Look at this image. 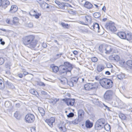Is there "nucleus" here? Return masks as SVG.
<instances>
[{"mask_svg":"<svg viewBox=\"0 0 132 132\" xmlns=\"http://www.w3.org/2000/svg\"><path fill=\"white\" fill-rule=\"evenodd\" d=\"M105 122V120L104 118L98 119L95 125V129L97 130L101 129L103 128Z\"/></svg>","mask_w":132,"mask_h":132,"instance_id":"obj_3","label":"nucleus"},{"mask_svg":"<svg viewBox=\"0 0 132 132\" xmlns=\"http://www.w3.org/2000/svg\"><path fill=\"white\" fill-rule=\"evenodd\" d=\"M51 67L52 68L53 71L54 72H57L59 70L57 66L52 65L51 66Z\"/></svg>","mask_w":132,"mask_h":132,"instance_id":"obj_28","label":"nucleus"},{"mask_svg":"<svg viewBox=\"0 0 132 132\" xmlns=\"http://www.w3.org/2000/svg\"><path fill=\"white\" fill-rule=\"evenodd\" d=\"M101 16L99 12H96L93 14V16L95 18H99Z\"/></svg>","mask_w":132,"mask_h":132,"instance_id":"obj_36","label":"nucleus"},{"mask_svg":"<svg viewBox=\"0 0 132 132\" xmlns=\"http://www.w3.org/2000/svg\"><path fill=\"white\" fill-rule=\"evenodd\" d=\"M104 69V65L102 64H98L96 67L97 70L98 72L102 71Z\"/></svg>","mask_w":132,"mask_h":132,"instance_id":"obj_16","label":"nucleus"},{"mask_svg":"<svg viewBox=\"0 0 132 132\" xmlns=\"http://www.w3.org/2000/svg\"><path fill=\"white\" fill-rule=\"evenodd\" d=\"M61 25L64 28H68V24H65L64 23H62Z\"/></svg>","mask_w":132,"mask_h":132,"instance_id":"obj_53","label":"nucleus"},{"mask_svg":"<svg viewBox=\"0 0 132 132\" xmlns=\"http://www.w3.org/2000/svg\"><path fill=\"white\" fill-rule=\"evenodd\" d=\"M126 64L127 65L130 67H132V60H128L126 62Z\"/></svg>","mask_w":132,"mask_h":132,"instance_id":"obj_40","label":"nucleus"},{"mask_svg":"<svg viewBox=\"0 0 132 132\" xmlns=\"http://www.w3.org/2000/svg\"><path fill=\"white\" fill-rule=\"evenodd\" d=\"M5 85L10 88L13 89L14 88V86L11 83L7 81H6Z\"/></svg>","mask_w":132,"mask_h":132,"instance_id":"obj_25","label":"nucleus"},{"mask_svg":"<svg viewBox=\"0 0 132 132\" xmlns=\"http://www.w3.org/2000/svg\"><path fill=\"white\" fill-rule=\"evenodd\" d=\"M39 4H40L41 7L43 9H45L46 5H47V3L43 1H42L41 0H38V2Z\"/></svg>","mask_w":132,"mask_h":132,"instance_id":"obj_18","label":"nucleus"},{"mask_svg":"<svg viewBox=\"0 0 132 132\" xmlns=\"http://www.w3.org/2000/svg\"><path fill=\"white\" fill-rule=\"evenodd\" d=\"M62 67H64L67 69V70H68L69 72H70L71 69H72L71 65L68 62H65Z\"/></svg>","mask_w":132,"mask_h":132,"instance_id":"obj_10","label":"nucleus"},{"mask_svg":"<svg viewBox=\"0 0 132 132\" xmlns=\"http://www.w3.org/2000/svg\"><path fill=\"white\" fill-rule=\"evenodd\" d=\"M73 53L75 55H76L78 54V52L77 51H73Z\"/></svg>","mask_w":132,"mask_h":132,"instance_id":"obj_63","label":"nucleus"},{"mask_svg":"<svg viewBox=\"0 0 132 132\" xmlns=\"http://www.w3.org/2000/svg\"><path fill=\"white\" fill-rule=\"evenodd\" d=\"M30 92L32 94L37 97L38 95V93L37 92L33 89H31L29 90Z\"/></svg>","mask_w":132,"mask_h":132,"instance_id":"obj_27","label":"nucleus"},{"mask_svg":"<svg viewBox=\"0 0 132 132\" xmlns=\"http://www.w3.org/2000/svg\"><path fill=\"white\" fill-rule=\"evenodd\" d=\"M117 35L121 38L125 39L126 33L125 32H120L117 33Z\"/></svg>","mask_w":132,"mask_h":132,"instance_id":"obj_21","label":"nucleus"},{"mask_svg":"<svg viewBox=\"0 0 132 132\" xmlns=\"http://www.w3.org/2000/svg\"><path fill=\"white\" fill-rule=\"evenodd\" d=\"M84 114V111L82 109H80L78 111V116L79 118L82 119L83 117Z\"/></svg>","mask_w":132,"mask_h":132,"instance_id":"obj_19","label":"nucleus"},{"mask_svg":"<svg viewBox=\"0 0 132 132\" xmlns=\"http://www.w3.org/2000/svg\"><path fill=\"white\" fill-rule=\"evenodd\" d=\"M67 84L71 86L72 87L73 86L74 83L71 80L69 81H68Z\"/></svg>","mask_w":132,"mask_h":132,"instance_id":"obj_46","label":"nucleus"},{"mask_svg":"<svg viewBox=\"0 0 132 132\" xmlns=\"http://www.w3.org/2000/svg\"><path fill=\"white\" fill-rule=\"evenodd\" d=\"M31 132H36V130L35 128L32 127L31 128Z\"/></svg>","mask_w":132,"mask_h":132,"instance_id":"obj_57","label":"nucleus"},{"mask_svg":"<svg viewBox=\"0 0 132 132\" xmlns=\"http://www.w3.org/2000/svg\"><path fill=\"white\" fill-rule=\"evenodd\" d=\"M105 46L104 45H101L99 47V50L100 51L102 52H104V48H105Z\"/></svg>","mask_w":132,"mask_h":132,"instance_id":"obj_32","label":"nucleus"},{"mask_svg":"<svg viewBox=\"0 0 132 132\" xmlns=\"http://www.w3.org/2000/svg\"><path fill=\"white\" fill-rule=\"evenodd\" d=\"M13 23L14 24H17L19 22L18 18L16 17H14L13 18Z\"/></svg>","mask_w":132,"mask_h":132,"instance_id":"obj_37","label":"nucleus"},{"mask_svg":"<svg viewBox=\"0 0 132 132\" xmlns=\"http://www.w3.org/2000/svg\"><path fill=\"white\" fill-rule=\"evenodd\" d=\"M0 42H1V44L2 45H4L5 43L4 41H3V39L2 38H1L0 39Z\"/></svg>","mask_w":132,"mask_h":132,"instance_id":"obj_59","label":"nucleus"},{"mask_svg":"<svg viewBox=\"0 0 132 132\" xmlns=\"http://www.w3.org/2000/svg\"><path fill=\"white\" fill-rule=\"evenodd\" d=\"M55 2L60 9H65V7L68 6H71L68 3H61L57 1H55Z\"/></svg>","mask_w":132,"mask_h":132,"instance_id":"obj_8","label":"nucleus"},{"mask_svg":"<svg viewBox=\"0 0 132 132\" xmlns=\"http://www.w3.org/2000/svg\"><path fill=\"white\" fill-rule=\"evenodd\" d=\"M72 123L74 124H77L79 123L78 119H76L72 121Z\"/></svg>","mask_w":132,"mask_h":132,"instance_id":"obj_51","label":"nucleus"},{"mask_svg":"<svg viewBox=\"0 0 132 132\" xmlns=\"http://www.w3.org/2000/svg\"><path fill=\"white\" fill-rule=\"evenodd\" d=\"M10 2L8 0H4L2 1V7L4 9L10 5Z\"/></svg>","mask_w":132,"mask_h":132,"instance_id":"obj_14","label":"nucleus"},{"mask_svg":"<svg viewBox=\"0 0 132 132\" xmlns=\"http://www.w3.org/2000/svg\"><path fill=\"white\" fill-rule=\"evenodd\" d=\"M109 59L111 61H114V55H110L109 57Z\"/></svg>","mask_w":132,"mask_h":132,"instance_id":"obj_50","label":"nucleus"},{"mask_svg":"<svg viewBox=\"0 0 132 132\" xmlns=\"http://www.w3.org/2000/svg\"><path fill=\"white\" fill-rule=\"evenodd\" d=\"M26 26L29 28H32L33 26V24L32 23L30 22L26 23Z\"/></svg>","mask_w":132,"mask_h":132,"instance_id":"obj_43","label":"nucleus"},{"mask_svg":"<svg viewBox=\"0 0 132 132\" xmlns=\"http://www.w3.org/2000/svg\"><path fill=\"white\" fill-rule=\"evenodd\" d=\"M5 87V86L3 82V79H0V89H4Z\"/></svg>","mask_w":132,"mask_h":132,"instance_id":"obj_26","label":"nucleus"},{"mask_svg":"<svg viewBox=\"0 0 132 132\" xmlns=\"http://www.w3.org/2000/svg\"><path fill=\"white\" fill-rule=\"evenodd\" d=\"M67 70V69L64 67H63L62 70H61V73H64L65 72L67 73V72H69L68 70Z\"/></svg>","mask_w":132,"mask_h":132,"instance_id":"obj_44","label":"nucleus"},{"mask_svg":"<svg viewBox=\"0 0 132 132\" xmlns=\"http://www.w3.org/2000/svg\"><path fill=\"white\" fill-rule=\"evenodd\" d=\"M79 30L80 31L82 32H87L88 31L86 29H82Z\"/></svg>","mask_w":132,"mask_h":132,"instance_id":"obj_56","label":"nucleus"},{"mask_svg":"<svg viewBox=\"0 0 132 132\" xmlns=\"http://www.w3.org/2000/svg\"><path fill=\"white\" fill-rule=\"evenodd\" d=\"M114 95V93L111 90H108L105 93L104 95V99L108 101L111 100Z\"/></svg>","mask_w":132,"mask_h":132,"instance_id":"obj_5","label":"nucleus"},{"mask_svg":"<svg viewBox=\"0 0 132 132\" xmlns=\"http://www.w3.org/2000/svg\"><path fill=\"white\" fill-rule=\"evenodd\" d=\"M103 105L105 107V109H107V110L109 111H111L110 110V108L109 107H108L107 106L105 105L103 103Z\"/></svg>","mask_w":132,"mask_h":132,"instance_id":"obj_54","label":"nucleus"},{"mask_svg":"<svg viewBox=\"0 0 132 132\" xmlns=\"http://www.w3.org/2000/svg\"><path fill=\"white\" fill-rule=\"evenodd\" d=\"M114 61H119L120 58L119 56L117 55H114Z\"/></svg>","mask_w":132,"mask_h":132,"instance_id":"obj_39","label":"nucleus"},{"mask_svg":"<svg viewBox=\"0 0 132 132\" xmlns=\"http://www.w3.org/2000/svg\"><path fill=\"white\" fill-rule=\"evenodd\" d=\"M55 121L54 118L52 117L50 119H47L45 120V122L48 124L51 127H53V123Z\"/></svg>","mask_w":132,"mask_h":132,"instance_id":"obj_11","label":"nucleus"},{"mask_svg":"<svg viewBox=\"0 0 132 132\" xmlns=\"http://www.w3.org/2000/svg\"><path fill=\"white\" fill-rule=\"evenodd\" d=\"M78 22L80 23L81 24H82L87 25V24L85 23H84L83 21H79Z\"/></svg>","mask_w":132,"mask_h":132,"instance_id":"obj_60","label":"nucleus"},{"mask_svg":"<svg viewBox=\"0 0 132 132\" xmlns=\"http://www.w3.org/2000/svg\"><path fill=\"white\" fill-rule=\"evenodd\" d=\"M35 116L32 114H27L25 117L26 123H30L32 122L35 120Z\"/></svg>","mask_w":132,"mask_h":132,"instance_id":"obj_7","label":"nucleus"},{"mask_svg":"<svg viewBox=\"0 0 132 132\" xmlns=\"http://www.w3.org/2000/svg\"><path fill=\"white\" fill-rule=\"evenodd\" d=\"M106 65L107 67L108 68H111L112 67V65L109 63L106 64Z\"/></svg>","mask_w":132,"mask_h":132,"instance_id":"obj_55","label":"nucleus"},{"mask_svg":"<svg viewBox=\"0 0 132 132\" xmlns=\"http://www.w3.org/2000/svg\"><path fill=\"white\" fill-rule=\"evenodd\" d=\"M5 105L6 107L9 108L11 106V104L9 102L7 101L5 102Z\"/></svg>","mask_w":132,"mask_h":132,"instance_id":"obj_41","label":"nucleus"},{"mask_svg":"<svg viewBox=\"0 0 132 132\" xmlns=\"http://www.w3.org/2000/svg\"><path fill=\"white\" fill-rule=\"evenodd\" d=\"M79 78L77 77H73L71 79V80L74 83L76 84L78 81Z\"/></svg>","mask_w":132,"mask_h":132,"instance_id":"obj_33","label":"nucleus"},{"mask_svg":"<svg viewBox=\"0 0 132 132\" xmlns=\"http://www.w3.org/2000/svg\"><path fill=\"white\" fill-rule=\"evenodd\" d=\"M10 20L9 19H6V22L7 23H9Z\"/></svg>","mask_w":132,"mask_h":132,"instance_id":"obj_64","label":"nucleus"},{"mask_svg":"<svg viewBox=\"0 0 132 132\" xmlns=\"http://www.w3.org/2000/svg\"><path fill=\"white\" fill-rule=\"evenodd\" d=\"M91 60L92 61L94 62H95L97 61V59L96 57H92Z\"/></svg>","mask_w":132,"mask_h":132,"instance_id":"obj_47","label":"nucleus"},{"mask_svg":"<svg viewBox=\"0 0 132 132\" xmlns=\"http://www.w3.org/2000/svg\"><path fill=\"white\" fill-rule=\"evenodd\" d=\"M66 102L68 105L72 106L74 104L75 102V100L74 99H67L66 100Z\"/></svg>","mask_w":132,"mask_h":132,"instance_id":"obj_13","label":"nucleus"},{"mask_svg":"<svg viewBox=\"0 0 132 132\" xmlns=\"http://www.w3.org/2000/svg\"><path fill=\"white\" fill-rule=\"evenodd\" d=\"M104 52L106 54H110L112 52L113 48L110 46H105Z\"/></svg>","mask_w":132,"mask_h":132,"instance_id":"obj_12","label":"nucleus"},{"mask_svg":"<svg viewBox=\"0 0 132 132\" xmlns=\"http://www.w3.org/2000/svg\"><path fill=\"white\" fill-rule=\"evenodd\" d=\"M91 28L96 32H100V27L99 24L98 23H94L91 27Z\"/></svg>","mask_w":132,"mask_h":132,"instance_id":"obj_9","label":"nucleus"},{"mask_svg":"<svg viewBox=\"0 0 132 132\" xmlns=\"http://www.w3.org/2000/svg\"><path fill=\"white\" fill-rule=\"evenodd\" d=\"M60 81L61 83L63 84H64L66 83H67V82H68L67 79L65 78H62L61 79Z\"/></svg>","mask_w":132,"mask_h":132,"instance_id":"obj_35","label":"nucleus"},{"mask_svg":"<svg viewBox=\"0 0 132 132\" xmlns=\"http://www.w3.org/2000/svg\"><path fill=\"white\" fill-rule=\"evenodd\" d=\"M105 28L111 32H114L117 30V29L114 26V23L112 21L107 23L105 25Z\"/></svg>","mask_w":132,"mask_h":132,"instance_id":"obj_6","label":"nucleus"},{"mask_svg":"<svg viewBox=\"0 0 132 132\" xmlns=\"http://www.w3.org/2000/svg\"><path fill=\"white\" fill-rule=\"evenodd\" d=\"M86 19L85 22H89L91 23L92 22V20L91 16L89 15H86L85 16Z\"/></svg>","mask_w":132,"mask_h":132,"instance_id":"obj_23","label":"nucleus"},{"mask_svg":"<svg viewBox=\"0 0 132 132\" xmlns=\"http://www.w3.org/2000/svg\"><path fill=\"white\" fill-rule=\"evenodd\" d=\"M19 114V112L16 111L14 113V116L15 118L17 119H18Z\"/></svg>","mask_w":132,"mask_h":132,"instance_id":"obj_52","label":"nucleus"},{"mask_svg":"<svg viewBox=\"0 0 132 132\" xmlns=\"http://www.w3.org/2000/svg\"><path fill=\"white\" fill-rule=\"evenodd\" d=\"M29 14L31 16H35V18L37 19H38L39 18L40 16L41 15V13H38L37 14H32L30 13H29Z\"/></svg>","mask_w":132,"mask_h":132,"instance_id":"obj_34","label":"nucleus"},{"mask_svg":"<svg viewBox=\"0 0 132 132\" xmlns=\"http://www.w3.org/2000/svg\"><path fill=\"white\" fill-rule=\"evenodd\" d=\"M84 6L88 9H90L92 7L93 5L89 2L86 1Z\"/></svg>","mask_w":132,"mask_h":132,"instance_id":"obj_20","label":"nucleus"},{"mask_svg":"<svg viewBox=\"0 0 132 132\" xmlns=\"http://www.w3.org/2000/svg\"><path fill=\"white\" fill-rule=\"evenodd\" d=\"M38 109L41 115L42 116H44L45 113V111L44 109L40 107H39L38 108Z\"/></svg>","mask_w":132,"mask_h":132,"instance_id":"obj_24","label":"nucleus"},{"mask_svg":"<svg viewBox=\"0 0 132 132\" xmlns=\"http://www.w3.org/2000/svg\"><path fill=\"white\" fill-rule=\"evenodd\" d=\"M17 76L20 78H22L23 77V74L21 73L18 74Z\"/></svg>","mask_w":132,"mask_h":132,"instance_id":"obj_58","label":"nucleus"},{"mask_svg":"<svg viewBox=\"0 0 132 132\" xmlns=\"http://www.w3.org/2000/svg\"><path fill=\"white\" fill-rule=\"evenodd\" d=\"M59 100V99L55 98L52 100L51 102L53 103L54 104L56 103Z\"/></svg>","mask_w":132,"mask_h":132,"instance_id":"obj_48","label":"nucleus"},{"mask_svg":"<svg viewBox=\"0 0 132 132\" xmlns=\"http://www.w3.org/2000/svg\"><path fill=\"white\" fill-rule=\"evenodd\" d=\"M62 53H59L57 54L55 56H54L53 58L54 60H56L61 57V55H62Z\"/></svg>","mask_w":132,"mask_h":132,"instance_id":"obj_31","label":"nucleus"},{"mask_svg":"<svg viewBox=\"0 0 132 132\" xmlns=\"http://www.w3.org/2000/svg\"><path fill=\"white\" fill-rule=\"evenodd\" d=\"M78 1L79 3L82 6H84L86 1L85 0H78Z\"/></svg>","mask_w":132,"mask_h":132,"instance_id":"obj_38","label":"nucleus"},{"mask_svg":"<svg viewBox=\"0 0 132 132\" xmlns=\"http://www.w3.org/2000/svg\"><path fill=\"white\" fill-rule=\"evenodd\" d=\"M42 46L44 48H46L47 47V45L45 43H43L42 44Z\"/></svg>","mask_w":132,"mask_h":132,"instance_id":"obj_62","label":"nucleus"},{"mask_svg":"<svg viewBox=\"0 0 132 132\" xmlns=\"http://www.w3.org/2000/svg\"><path fill=\"white\" fill-rule=\"evenodd\" d=\"M74 114L72 112H70L68 115H67V117L68 118H72L74 116Z\"/></svg>","mask_w":132,"mask_h":132,"instance_id":"obj_49","label":"nucleus"},{"mask_svg":"<svg viewBox=\"0 0 132 132\" xmlns=\"http://www.w3.org/2000/svg\"><path fill=\"white\" fill-rule=\"evenodd\" d=\"M117 76L118 78L121 80L124 78L125 76V74L121 73L117 75Z\"/></svg>","mask_w":132,"mask_h":132,"instance_id":"obj_29","label":"nucleus"},{"mask_svg":"<svg viewBox=\"0 0 132 132\" xmlns=\"http://www.w3.org/2000/svg\"><path fill=\"white\" fill-rule=\"evenodd\" d=\"M103 128L104 129L107 131H109L110 129V125L108 124H104Z\"/></svg>","mask_w":132,"mask_h":132,"instance_id":"obj_30","label":"nucleus"},{"mask_svg":"<svg viewBox=\"0 0 132 132\" xmlns=\"http://www.w3.org/2000/svg\"><path fill=\"white\" fill-rule=\"evenodd\" d=\"M4 59L2 57H0V65H2L4 62Z\"/></svg>","mask_w":132,"mask_h":132,"instance_id":"obj_45","label":"nucleus"},{"mask_svg":"<svg viewBox=\"0 0 132 132\" xmlns=\"http://www.w3.org/2000/svg\"><path fill=\"white\" fill-rule=\"evenodd\" d=\"M22 42L24 45L28 46L31 49L34 48L38 43L37 40L35 39V36L32 35L24 37L22 38Z\"/></svg>","mask_w":132,"mask_h":132,"instance_id":"obj_1","label":"nucleus"},{"mask_svg":"<svg viewBox=\"0 0 132 132\" xmlns=\"http://www.w3.org/2000/svg\"><path fill=\"white\" fill-rule=\"evenodd\" d=\"M98 84L96 82L88 83L84 86L85 90H95L97 88Z\"/></svg>","mask_w":132,"mask_h":132,"instance_id":"obj_4","label":"nucleus"},{"mask_svg":"<svg viewBox=\"0 0 132 132\" xmlns=\"http://www.w3.org/2000/svg\"><path fill=\"white\" fill-rule=\"evenodd\" d=\"M95 79L97 81H99L100 82L101 80V79L99 78V77L98 76H96L95 77Z\"/></svg>","mask_w":132,"mask_h":132,"instance_id":"obj_61","label":"nucleus"},{"mask_svg":"<svg viewBox=\"0 0 132 132\" xmlns=\"http://www.w3.org/2000/svg\"><path fill=\"white\" fill-rule=\"evenodd\" d=\"M132 38V36L130 33H128L126 34L125 39H126L128 41L131 40Z\"/></svg>","mask_w":132,"mask_h":132,"instance_id":"obj_22","label":"nucleus"},{"mask_svg":"<svg viewBox=\"0 0 132 132\" xmlns=\"http://www.w3.org/2000/svg\"><path fill=\"white\" fill-rule=\"evenodd\" d=\"M119 117L122 120H125L126 119V117L125 115L123 114H121L119 115Z\"/></svg>","mask_w":132,"mask_h":132,"instance_id":"obj_42","label":"nucleus"},{"mask_svg":"<svg viewBox=\"0 0 132 132\" xmlns=\"http://www.w3.org/2000/svg\"><path fill=\"white\" fill-rule=\"evenodd\" d=\"M18 9V7L16 6L12 5L11 6L9 12L12 13H14L17 11Z\"/></svg>","mask_w":132,"mask_h":132,"instance_id":"obj_15","label":"nucleus"},{"mask_svg":"<svg viewBox=\"0 0 132 132\" xmlns=\"http://www.w3.org/2000/svg\"><path fill=\"white\" fill-rule=\"evenodd\" d=\"M100 84L104 88L109 89L111 88L113 85L112 80L105 78H103L101 80Z\"/></svg>","mask_w":132,"mask_h":132,"instance_id":"obj_2","label":"nucleus"},{"mask_svg":"<svg viewBox=\"0 0 132 132\" xmlns=\"http://www.w3.org/2000/svg\"><path fill=\"white\" fill-rule=\"evenodd\" d=\"M93 123L91 122L89 120H87L86 121L85 126L87 128H90L93 126Z\"/></svg>","mask_w":132,"mask_h":132,"instance_id":"obj_17","label":"nucleus"}]
</instances>
